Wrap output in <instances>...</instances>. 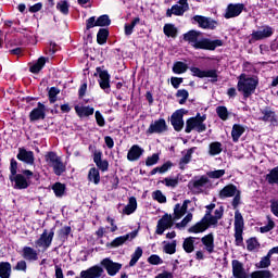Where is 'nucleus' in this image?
Listing matches in <instances>:
<instances>
[{
  "label": "nucleus",
  "instance_id": "nucleus-1",
  "mask_svg": "<svg viewBox=\"0 0 278 278\" xmlns=\"http://www.w3.org/2000/svg\"><path fill=\"white\" fill-rule=\"evenodd\" d=\"M185 40L187 42H190V45L194 49H204L206 51H214L217 47H223V40H210V39H201L199 40V31L197 30H190L184 36Z\"/></svg>",
  "mask_w": 278,
  "mask_h": 278
},
{
  "label": "nucleus",
  "instance_id": "nucleus-2",
  "mask_svg": "<svg viewBox=\"0 0 278 278\" xmlns=\"http://www.w3.org/2000/svg\"><path fill=\"white\" fill-rule=\"evenodd\" d=\"M46 162L58 177L63 173H66V164L62 162V157H60L55 152H49L46 154Z\"/></svg>",
  "mask_w": 278,
  "mask_h": 278
},
{
  "label": "nucleus",
  "instance_id": "nucleus-3",
  "mask_svg": "<svg viewBox=\"0 0 278 278\" xmlns=\"http://www.w3.org/2000/svg\"><path fill=\"white\" fill-rule=\"evenodd\" d=\"M218 220V217L212 216L210 211H207L201 222L189 228V233H203V231H205L210 227V225H216Z\"/></svg>",
  "mask_w": 278,
  "mask_h": 278
},
{
  "label": "nucleus",
  "instance_id": "nucleus-4",
  "mask_svg": "<svg viewBox=\"0 0 278 278\" xmlns=\"http://www.w3.org/2000/svg\"><path fill=\"white\" fill-rule=\"evenodd\" d=\"M244 231V218L240 211L235 212V242L237 247H242L244 238L242 233Z\"/></svg>",
  "mask_w": 278,
  "mask_h": 278
},
{
  "label": "nucleus",
  "instance_id": "nucleus-5",
  "mask_svg": "<svg viewBox=\"0 0 278 278\" xmlns=\"http://www.w3.org/2000/svg\"><path fill=\"white\" fill-rule=\"evenodd\" d=\"M205 115L201 116L198 114L195 117H191L187 121V126H186V134H190L192 129H195L199 134H202V131H205L207 127L203 123L205 121Z\"/></svg>",
  "mask_w": 278,
  "mask_h": 278
},
{
  "label": "nucleus",
  "instance_id": "nucleus-6",
  "mask_svg": "<svg viewBox=\"0 0 278 278\" xmlns=\"http://www.w3.org/2000/svg\"><path fill=\"white\" fill-rule=\"evenodd\" d=\"M260 86V78L257 76L244 77V99H249L251 94H255Z\"/></svg>",
  "mask_w": 278,
  "mask_h": 278
},
{
  "label": "nucleus",
  "instance_id": "nucleus-7",
  "mask_svg": "<svg viewBox=\"0 0 278 278\" xmlns=\"http://www.w3.org/2000/svg\"><path fill=\"white\" fill-rule=\"evenodd\" d=\"M179 4L173 5L170 9L167 10L166 16L170 17L173 14L175 16H184L188 10H190V5L188 4V0H179Z\"/></svg>",
  "mask_w": 278,
  "mask_h": 278
},
{
  "label": "nucleus",
  "instance_id": "nucleus-8",
  "mask_svg": "<svg viewBox=\"0 0 278 278\" xmlns=\"http://www.w3.org/2000/svg\"><path fill=\"white\" fill-rule=\"evenodd\" d=\"M168 131V125H166V119L160 118L152 122L147 129V134H164Z\"/></svg>",
  "mask_w": 278,
  "mask_h": 278
},
{
  "label": "nucleus",
  "instance_id": "nucleus-9",
  "mask_svg": "<svg viewBox=\"0 0 278 278\" xmlns=\"http://www.w3.org/2000/svg\"><path fill=\"white\" fill-rule=\"evenodd\" d=\"M193 21L198 23L199 27L202 29H216V21L212 20V17H205L202 15H194Z\"/></svg>",
  "mask_w": 278,
  "mask_h": 278
},
{
  "label": "nucleus",
  "instance_id": "nucleus-10",
  "mask_svg": "<svg viewBox=\"0 0 278 278\" xmlns=\"http://www.w3.org/2000/svg\"><path fill=\"white\" fill-rule=\"evenodd\" d=\"M175 218L173 219V216L165 214L156 226V233L159 236H162L166 229H170L173 227Z\"/></svg>",
  "mask_w": 278,
  "mask_h": 278
},
{
  "label": "nucleus",
  "instance_id": "nucleus-11",
  "mask_svg": "<svg viewBox=\"0 0 278 278\" xmlns=\"http://www.w3.org/2000/svg\"><path fill=\"white\" fill-rule=\"evenodd\" d=\"M97 74L99 75V85L106 94H110V74L105 70H101V67H97Z\"/></svg>",
  "mask_w": 278,
  "mask_h": 278
},
{
  "label": "nucleus",
  "instance_id": "nucleus-12",
  "mask_svg": "<svg viewBox=\"0 0 278 278\" xmlns=\"http://www.w3.org/2000/svg\"><path fill=\"white\" fill-rule=\"evenodd\" d=\"M101 266H103L105 268L108 275H110L111 277H114V275H116L121 270V268H123L122 264L114 263L110 258L102 260Z\"/></svg>",
  "mask_w": 278,
  "mask_h": 278
},
{
  "label": "nucleus",
  "instance_id": "nucleus-13",
  "mask_svg": "<svg viewBox=\"0 0 278 278\" xmlns=\"http://www.w3.org/2000/svg\"><path fill=\"white\" fill-rule=\"evenodd\" d=\"M207 184H210L207 176L195 177L189 182V188H191L193 192H203V188L207 186Z\"/></svg>",
  "mask_w": 278,
  "mask_h": 278
},
{
  "label": "nucleus",
  "instance_id": "nucleus-14",
  "mask_svg": "<svg viewBox=\"0 0 278 278\" xmlns=\"http://www.w3.org/2000/svg\"><path fill=\"white\" fill-rule=\"evenodd\" d=\"M137 236L138 232L132 231L130 233L115 238L111 243H108L106 247H110L111 249H117V247H123L127 240H134V238Z\"/></svg>",
  "mask_w": 278,
  "mask_h": 278
},
{
  "label": "nucleus",
  "instance_id": "nucleus-15",
  "mask_svg": "<svg viewBox=\"0 0 278 278\" xmlns=\"http://www.w3.org/2000/svg\"><path fill=\"white\" fill-rule=\"evenodd\" d=\"M242 10H244V4L230 3L226 8V12H225L224 16H225V18H236V16H240V14H242Z\"/></svg>",
  "mask_w": 278,
  "mask_h": 278
},
{
  "label": "nucleus",
  "instance_id": "nucleus-16",
  "mask_svg": "<svg viewBox=\"0 0 278 278\" xmlns=\"http://www.w3.org/2000/svg\"><path fill=\"white\" fill-rule=\"evenodd\" d=\"M275 34L273 27L265 25L262 26L261 30H256L252 33L253 40H264L266 38H270Z\"/></svg>",
  "mask_w": 278,
  "mask_h": 278
},
{
  "label": "nucleus",
  "instance_id": "nucleus-17",
  "mask_svg": "<svg viewBox=\"0 0 278 278\" xmlns=\"http://www.w3.org/2000/svg\"><path fill=\"white\" fill-rule=\"evenodd\" d=\"M53 231L47 232V230H45L40 238L36 241V247H41L46 250L49 249L51 247V242H53Z\"/></svg>",
  "mask_w": 278,
  "mask_h": 278
},
{
  "label": "nucleus",
  "instance_id": "nucleus-18",
  "mask_svg": "<svg viewBox=\"0 0 278 278\" xmlns=\"http://www.w3.org/2000/svg\"><path fill=\"white\" fill-rule=\"evenodd\" d=\"M170 123L175 131H181L184 129V110H178L173 113Z\"/></svg>",
  "mask_w": 278,
  "mask_h": 278
},
{
  "label": "nucleus",
  "instance_id": "nucleus-19",
  "mask_svg": "<svg viewBox=\"0 0 278 278\" xmlns=\"http://www.w3.org/2000/svg\"><path fill=\"white\" fill-rule=\"evenodd\" d=\"M10 181H14V188L16 190H25L29 188V181H27V178L23 176V174H17L15 176H10L9 177Z\"/></svg>",
  "mask_w": 278,
  "mask_h": 278
},
{
  "label": "nucleus",
  "instance_id": "nucleus-20",
  "mask_svg": "<svg viewBox=\"0 0 278 278\" xmlns=\"http://www.w3.org/2000/svg\"><path fill=\"white\" fill-rule=\"evenodd\" d=\"M261 114H263V116L260 117V121H263V123H271V125L278 124L277 113L271 111L269 108L261 110Z\"/></svg>",
  "mask_w": 278,
  "mask_h": 278
},
{
  "label": "nucleus",
  "instance_id": "nucleus-21",
  "mask_svg": "<svg viewBox=\"0 0 278 278\" xmlns=\"http://www.w3.org/2000/svg\"><path fill=\"white\" fill-rule=\"evenodd\" d=\"M143 153H144V149H142L138 144H134L128 151L127 160L128 162H138V160L142 157Z\"/></svg>",
  "mask_w": 278,
  "mask_h": 278
},
{
  "label": "nucleus",
  "instance_id": "nucleus-22",
  "mask_svg": "<svg viewBox=\"0 0 278 278\" xmlns=\"http://www.w3.org/2000/svg\"><path fill=\"white\" fill-rule=\"evenodd\" d=\"M17 160L24 162V164H34V152L25 150V148H20L17 153Z\"/></svg>",
  "mask_w": 278,
  "mask_h": 278
},
{
  "label": "nucleus",
  "instance_id": "nucleus-23",
  "mask_svg": "<svg viewBox=\"0 0 278 278\" xmlns=\"http://www.w3.org/2000/svg\"><path fill=\"white\" fill-rule=\"evenodd\" d=\"M47 112V109L45 108V104L38 102V105L36 109H34L30 114L29 118L30 121H40L45 118V113Z\"/></svg>",
  "mask_w": 278,
  "mask_h": 278
},
{
  "label": "nucleus",
  "instance_id": "nucleus-24",
  "mask_svg": "<svg viewBox=\"0 0 278 278\" xmlns=\"http://www.w3.org/2000/svg\"><path fill=\"white\" fill-rule=\"evenodd\" d=\"M191 203L190 200H185L182 205L181 204H176L174 207V220H179L186 212H188V204Z\"/></svg>",
  "mask_w": 278,
  "mask_h": 278
},
{
  "label": "nucleus",
  "instance_id": "nucleus-25",
  "mask_svg": "<svg viewBox=\"0 0 278 278\" xmlns=\"http://www.w3.org/2000/svg\"><path fill=\"white\" fill-rule=\"evenodd\" d=\"M75 112H76L77 116H79V118H86V117L92 116V114H94V108L76 105Z\"/></svg>",
  "mask_w": 278,
  "mask_h": 278
},
{
  "label": "nucleus",
  "instance_id": "nucleus-26",
  "mask_svg": "<svg viewBox=\"0 0 278 278\" xmlns=\"http://www.w3.org/2000/svg\"><path fill=\"white\" fill-rule=\"evenodd\" d=\"M236 194H238V188H236L233 185H227L220 190L219 198L229 199L231 197H236Z\"/></svg>",
  "mask_w": 278,
  "mask_h": 278
},
{
  "label": "nucleus",
  "instance_id": "nucleus-27",
  "mask_svg": "<svg viewBox=\"0 0 278 278\" xmlns=\"http://www.w3.org/2000/svg\"><path fill=\"white\" fill-rule=\"evenodd\" d=\"M231 278H244V267L240 261H232V277Z\"/></svg>",
  "mask_w": 278,
  "mask_h": 278
},
{
  "label": "nucleus",
  "instance_id": "nucleus-28",
  "mask_svg": "<svg viewBox=\"0 0 278 278\" xmlns=\"http://www.w3.org/2000/svg\"><path fill=\"white\" fill-rule=\"evenodd\" d=\"M202 244H204V249L205 251H207V253H214V235L213 233H208L206 236H204L201 239Z\"/></svg>",
  "mask_w": 278,
  "mask_h": 278
},
{
  "label": "nucleus",
  "instance_id": "nucleus-29",
  "mask_svg": "<svg viewBox=\"0 0 278 278\" xmlns=\"http://www.w3.org/2000/svg\"><path fill=\"white\" fill-rule=\"evenodd\" d=\"M194 151H197V148H190L186 151V153L184 154V156L180 159L179 162V167L181 168V170H184V168H186L187 164H190L191 160H192V154L194 153Z\"/></svg>",
  "mask_w": 278,
  "mask_h": 278
},
{
  "label": "nucleus",
  "instance_id": "nucleus-30",
  "mask_svg": "<svg viewBox=\"0 0 278 278\" xmlns=\"http://www.w3.org/2000/svg\"><path fill=\"white\" fill-rule=\"evenodd\" d=\"M23 257L28 262H36L38 260V252L34 248L25 247L23 249Z\"/></svg>",
  "mask_w": 278,
  "mask_h": 278
},
{
  "label": "nucleus",
  "instance_id": "nucleus-31",
  "mask_svg": "<svg viewBox=\"0 0 278 278\" xmlns=\"http://www.w3.org/2000/svg\"><path fill=\"white\" fill-rule=\"evenodd\" d=\"M265 179L270 186H278V166L271 168Z\"/></svg>",
  "mask_w": 278,
  "mask_h": 278
},
{
  "label": "nucleus",
  "instance_id": "nucleus-32",
  "mask_svg": "<svg viewBox=\"0 0 278 278\" xmlns=\"http://www.w3.org/2000/svg\"><path fill=\"white\" fill-rule=\"evenodd\" d=\"M138 210V201L136 200V197L129 198L128 204L124 207L123 212L127 216L129 214H134Z\"/></svg>",
  "mask_w": 278,
  "mask_h": 278
},
{
  "label": "nucleus",
  "instance_id": "nucleus-33",
  "mask_svg": "<svg viewBox=\"0 0 278 278\" xmlns=\"http://www.w3.org/2000/svg\"><path fill=\"white\" fill-rule=\"evenodd\" d=\"M88 179L89 181H91V184L99 186L101 181V175L99 174V169H97L96 167L90 168L88 173Z\"/></svg>",
  "mask_w": 278,
  "mask_h": 278
},
{
  "label": "nucleus",
  "instance_id": "nucleus-34",
  "mask_svg": "<svg viewBox=\"0 0 278 278\" xmlns=\"http://www.w3.org/2000/svg\"><path fill=\"white\" fill-rule=\"evenodd\" d=\"M223 153V143L215 141L210 143L208 146V154L214 156V155H220Z\"/></svg>",
  "mask_w": 278,
  "mask_h": 278
},
{
  "label": "nucleus",
  "instance_id": "nucleus-35",
  "mask_svg": "<svg viewBox=\"0 0 278 278\" xmlns=\"http://www.w3.org/2000/svg\"><path fill=\"white\" fill-rule=\"evenodd\" d=\"M197 238L189 237L184 240L182 249L186 251V253H192L194 251V241Z\"/></svg>",
  "mask_w": 278,
  "mask_h": 278
},
{
  "label": "nucleus",
  "instance_id": "nucleus-36",
  "mask_svg": "<svg viewBox=\"0 0 278 278\" xmlns=\"http://www.w3.org/2000/svg\"><path fill=\"white\" fill-rule=\"evenodd\" d=\"M12 274V265L10 263H0V277L10 278Z\"/></svg>",
  "mask_w": 278,
  "mask_h": 278
},
{
  "label": "nucleus",
  "instance_id": "nucleus-37",
  "mask_svg": "<svg viewBox=\"0 0 278 278\" xmlns=\"http://www.w3.org/2000/svg\"><path fill=\"white\" fill-rule=\"evenodd\" d=\"M45 64H47V59L43 56L39 58L37 63L30 66V73H40L45 67Z\"/></svg>",
  "mask_w": 278,
  "mask_h": 278
},
{
  "label": "nucleus",
  "instance_id": "nucleus-38",
  "mask_svg": "<svg viewBox=\"0 0 278 278\" xmlns=\"http://www.w3.org/2000/svg\"><path fill=\"white\" fill-rule=\"evenodd\" d=\"M163 31L165 36H168L169 38H176L177 37V27L173 24H165Z\"/></svg>",
  "mask_w": 278,
  "mask_h": 278
},
{
  "label": "nucleus",
  "instance_id": "nucleus-39",
  "mask_svg": "<svg viewBox=\"0 0 278 278\" xmlns=\"http://www.w3.org/2000/svg\"><path fill=\"white\" fill-rule=\"evenodd\" d=\"M251 278H273V273L268 269L256 270L250 275Z\"/></svg>",
  "mask_w": 278,
  "mask_h": 278
},
{
  "label": "nucleus",
  "instance_id": "nucleus-40",
  "mask_svg": "<svg viewBox=\"0 0 278 278\" xmlns=\"http://www.w3.org/2000/svg\"><path fill=\"white\" fill-rule=\"evenodd\" d=\"M52 190L55 197H64V192H66V186L62 182H55L52 186Z\"/></svg>",
  "mask_w": 278,
  "mask_h": 278
},
{
  "label": "nucleus",
  "instance_id": "nucleus-41",
  "mask_svg": "<svg viewBox=\"0 0 278 278\" xmlns=\"http://www.w3.org/2000/svg\"><path fill=\"white\" fill-rule=\"evenodd\" d=\"M243 132H244V129L242 128V126L235 124L231 131L233 141L238 142V140L240 139V136H242Z\"/></svg>",
  "mask_w": 278,
  "mask_h": 278
},
{
  "label": "nucleus",
  "instance_id": "nucleus-42",
  "mask_svg": "<svg viewBox=\"0 0 278 278\" xmlns=\"http://www.w3.org/2000/svg\"><path fill=\"white\" fill-rule=\"evenodd\" d=\"M173 71L176 73V75H181V73H186V71H188V65L181 61H178L174 64Z\"/></svg>",
  "mask_w": 278,
  "mask_h": 278
},
{
  "label": "nucleus",
  "instance_id": "nucleus-43",
  "mask_svg": "<svg viewBox=\"0 0 278 278\" xmlns=\"http://www.w3.org/2000/svg\"><path fill=\"white\" fill-rule=\"evenodd\" d=\"M142 253H143L142 248L138 247L131 255L129 266H134L135 264H138V260L142 257Z\"/></svg>",
  "mask_w": 278,
  "mask_h": 278
},
{
  "label": "nucleus",
  "instance_id": "nucleus-44",
  "mask_svg": "<svg viewBox=\"0 0 278 278\" xmlns=\"http://www.w3.org/2000/svg\"><path fill=\"white\" fill-rule=\"evenodd\" d=\"M260 241H257V238H250L247 240V249L248 251H257L260 249Z\"/></svg>",
  "mask_w": 278,
  "mask_h": 278
},
{
  "label": "nucleus",
  "instance_id": "nucleus-45",
  "mask_svg": "<svg viewBox=\"0 0 278 278\" xmlns=\"http://www.w3.org/2000/svg\"><path fill=\"white\" fill-rule=\"evenodd\" d=\"M108 34H109L108 29H105V28H101L98 31L97 40H98L99 45H105V42H108Z\"/></svg>",
  "mask_w": 278,
  "mask_h": 278
},
{
  "label": "nucleus",
  "instance_id": "nucleus-46",
  "mask_svg": "<svg viewBox=\"0 0 278 278\" xmlns=\"http://www.w3.org/2000/svg\"><path fill=\"white\" fill-rule=\"evenodd\" d=\"M68 1L66 0H61L56 3V10H59V12H61V14H64L65 16L68 14Z\"/></svg>",
  "mask_w": 278,
  "mask_h": 278
},
{
  "label": "nucleus",
  "instance_id": "nucleus-47",
  "mask_svg": "<svg viewBox=\"0 0 278 278\" xmlns=\"http://www.w3.org/2000/svg\"><path fill=\"white\" fill-rule=\"evenodd\" d=\"M112 21L110 20L109 15H101L97 18V26L98 27H108L111 25Z\"/></svg>",
  "mask_w": 278,
  "mask_h": 278
},
{
  "label": "nucleus",
  "instance_id": "nucleus-48",
  "mask_svg": "<svg viewBox=\"0 0 278 278\" xmlns=\"http://www.w3.org/2000/svg\"><path fill=\"white\" fill-rule=\"evenodd\" d=\"M270 255L266 254L261 258L258 263H256V268H268L270 266Z\"/></svg>",
  "mask_w": 278,
  "mask_h": 278
},
{
  "label": "nucleus",
  "instance_id": "nucleus-49",
  "mask_svg": "<svg viewBox=\"0 0 278 278\" xmlns=\"http://www.w3.org/2000/svg\"><path fill=\"white\" fill-rule=\"evenodd\" d=\"M176 97L178 99H180L179 100L180 105H184V103H186V101H188V97H189L188 90H186V89L178 90L176 93Z\"/></svg>",
  "mask_w": 278,
  "mask_h": 278
},
{
  "label": "nucleus",
  "instance_id": "nucleus-50",
  "mask_svg": "<svg viewBox=\"0 0 278 278\" xmlns=\"http://www.w3.org/2000/svg\"><path fill=\"white\" fill-rule=\"evenodd\" d=\"M164 252L168 255H173L177 251V241H173L172 243H167L164 245Z\"/></svg>",
  "mask_w": 278,
  "mask_h": 278
},
{
  "label": "nucleus",
  "instance_id": "nucleus-51",
  "mask_svg": "<svg viewBox=\"0 0 278 278\" xmlns=\"http://www.w3.org/2000/svg\"><path fill=\"white\" fill-rule=\"evenodd\" d=\"M58 94H60V89L56 87H51L49 90L50 103H55V101H58Z\"/></svg>",
  "mask_w": 278,
  "mask_h": 278
},
{
  "label": "nucleus",
  "instance_id": "nucleus-52",
  "mask_svg": "<svg viewBox=\"0 0 278 278\" xmlns=\"http://www.w3.org/2000/svg\"><path fill=\"white\" fill-rule=\"evenodd\" d=\"M216 112H217V116H219L222 121H227L229 116V112L225 106H217Z\"/></svg>",
  "mask_w": 278,
  "mask_h": 278
},
{
  "label": "nucleus",
  "instance_id": "nucleus-53",
  "mask_svg": "<svg viewBox=\"0 0 278 278\" xmlns=\"http://www.w3.org/2000/svg\"><path fill=\"white\" fill-rule=\"evenodd\" d=\"M148 262L153 266H159V264H164V261L157 254H152L151 256H149Z\"/></svg>",
  "mask_w": 278,
  "mask_h": 278
},
{
  "label": "nucleus",
  "instance_id": "nucleus-54",
  "mask_svg": "<svg viewBox=\"0 0 278 278\" xmlns=\"http://www.w3.org/2000/svg\"><path fill=\"white\" fill-rule=\"evenodd\" d=\"M225 175V169H217V170H212L207 172V177L211 179H220Z\"/></svg>",
  "mask_w": 278,
  "mask_h": 278
},
{
  "label": "nucleus",
  "instance_id": "nucleus-55",
  "mask_svg": "<svg viewBox=\"0 0 278 278\" xmlns=\"http://www.w3.org/2000/svg\"><path fill=\"white\" fill-rule=\"evenodd\" d=\"M162 184H164L165 186H167V188H177L178 184H179V179L177 178H165Z\"/></svg>",
  "mask_w": 278,
  "mask_h": 278
},
{
  "label": "nucleus",
  "instance_id": "nucleus-56",
  "mask_svg": "<svg viewBox=\"0 0 278 278\" xmlns=\"http://www.w3.org/2000/svg\"><path fill=\"white\" fill-rule=\"evenodd\" d=\"M152 197L154 201H157L159 203H166V195H164V193H162L160 190L154 191Z\"/></svg>",
  "mask_w": 278,
  "mask_h": 278
},
{
  "label": "nucleus",
  "instance_id": "nucleus-57",
  "mask_svg": "<svg viewBox=\"0 0 278 278\" xmlns=\"http://www.w3.org/2000/svg\"><path fill=\"white\" fill-rule=\"evenodd\" d=\"M157 162H160V154L154 153L151 156H149L146 161V165L148 166H155V164H157Z\"/></svg>",
  "mask_w": 278,
  "mask_h": 278
},
{
  "label": "nucleus",
  "instance_id": "nucleus-58",
  "mask_svg": "<svg viewBox=\"0 0 278 278\" xmlns=\"http://www.w3.org/2000/svg\"><path fill=\"white\" fill-rule=\"evenodd\" d=\"M275 229V222L269 219L266 226L260 228L261 233H268V231H273Z\"/></svg>",
  "mask_w": 278,
  "mask_h": 278
},
{
  "label": "nucleus",
  "instance_id": "nucleus-59",
  "mask_svg": "<svg viewBox=\"0 0 278 278\" xmlns=\"http://www.w3.org/2000/svg\"><path fill=\"white\" fill-rule=\"evenodd\" d=\"M94 116H96L97 125H99V127H105V118L103 117L101 112L96 111Z\"/></svg>",
  "mask_w": 278,
  "mask_h": 278
},
{
  "label": "nucleus",
  "instance_id": "nucleus-60",
  "mask_svg": "<svg viewBox=\"0 0 278 278\" xmlns=\"http://www.w3.org/2000/svg\"><path fill=\"white\" fill-rule=\"evenodd\" d=\"M10 170H11L10 177H15L16 175H18L16 174L18 170V163L14 159L11 160Z\"/></svg>",
  "mask_w": 278,
  "mask_h": 278
},
{
  "label": "nucleus",
  "instance_id": "nucleus-61",
  "mask_svg": "<svg viewBox=\"0 0 278 278\" xmlns=\"http://www.w3.org/2000/svg\"><path fill=\"white\" fill-rule=\"evenodd\" d=\"M192 220V213H189L186 215V217L178 223L176 226L178 227V229H181L184 227H186V225H188V223H190Z\"/></svg>",
  "mask_w": 278,
  "mask_h": 278
},
{
  "label": "nucleus",
  "instance_id": "nucleus-62",
  "mask_svg": "<svg viewBox=\"0 0 278 278\" xmlns=\"http://www.w3.org/2000/svg\"><path fill=\"white\" fill-rule=\"evenodd\" d=\"M92 27H99V26L97 25V20H96L94 16L89 17V18L87 20V24H86V28H87V29H92Z\"/></svg>",
  "mask_w": 278,
  "mask_h": 278
},
{
  "label": "nucleus",
  "instance_id": "nucleus-63",
  "mask_svg": "<svg viewBox=\"0 0 278 278\" xmlns=\"http://www.w3.org/2000/svg\"><path fill=\"white\" fill-rule=\"evenodd\" d=\"M203 77H211L212 79H214V81H216V78L218 77V74H216L215 70H208V71H204V76Z\"/></svg>",
  "mask_w": 278,
  "mask_h": 278
},
{
  "label": "nucleus",
  "instance_id": "nucleus-64",
  "mask_svg": "<svg viewBox=\"0 0 278 278\" xmlns=\"http://www.w3.org/2000/svg\"><path fill=\"white\" fill-rule=\"evenodd\" d=\"M271 212L274 216L278 217V200L271 202Z\"/></svg>",
  "mask_w": 278,
  "mask_h": 278
}]
</instances>
